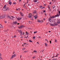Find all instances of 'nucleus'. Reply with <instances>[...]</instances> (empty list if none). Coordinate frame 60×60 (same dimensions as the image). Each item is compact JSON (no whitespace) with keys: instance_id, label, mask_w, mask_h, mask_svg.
I'll list each match as a JSON object with an SVG mask.
<instances>
[{"instance_id":"obj_1","label":"nucleus","mask_w":60,"mask_h":60,"mask_svg":"<svg viewBox=\"0 0 60 60\" xmlns=\"http://www.w3.org/2000/svg\"><path fill=\"white\" fill-rule=\"evenodd\" d=\"M16 56V54H15L14 55H13L12 56V57L10 59H12V58H14V57H15Z\"/></svg>"},{"instance_id":"obj_2","label":"nucleus","mask_w":60,"mask_h":60,"mask_svg":"<svg viewBox=\"0 0 60 60\" xmlns=\"http://www.w3.org/2000/svg\"><path fill=\"white\" fill-rule=\"evenodd\" d=\"M31 17H32V14H31V13L29 14V15L28 16V18H31Z\"/></svg>"},{"instance_id":"obj_3","label":"nucleus","mask_w":60,"mask_h":60,"mask_svg":"<svg viewBox=\"0 0 60 60\" xmlns=\"http://www.w3.org/2000/svg\"><path fill=\"white\" fill-rule=\"evenodd\" d=\"M34 18H35V19H37V18H38V16L37 15V14H36L34 16Z\"/></svg>"},{"instance_id":"obj_4","label":"nucleus","mask_w":60,"mask_h":60,"mask_svg":"<svg viewBox=\"0 0 60 60\" xmlns=\"http://www.w3.org/2000/svg\"><path fill=\"white\" fill-rule=\"evenodd\" d=\"M19 32H20V34L21 35H23V33H22V31L21 30H20L19 31Z\"/></svg>"},{"instance_id":"obj_5","label":"nucleus","mask_w":60,"mask_h":60,"mask_svg":"<svg viewBox=\"0 0 60 60\" xmlns=\"http://www.w3.org/2000/svg\"><path fill=\"white\" fill-rule=\"evenodd\" d=\"M16 18L18 20H20L21 19H22V18L21 17L20 18H19V17H16Z\"/></svg>"},{"instance_id":"obj_6","label":"nucleus","mask_w":60,"mask_h":60,"mask_svg":"<svg viewBox=\"0 0 60 60\" xmlns=\"http://www.w3.org/2000/svg\"><path fill=\"white\" fill-rule=\"evenodd\" d=\"M9 8L8 7H7L6 8H5V11H7V10H9Z\"/></svg>"},{"instance_id":"obj_7","label":"nucleus","mask_w":60,"mask_h":60,"mask_svg":"<svg viewBox=\"0 0 60 60\" xmlns=\"http://www.w3.org/2000/svg\"><path fill=\"white\" fill-rule=\"evenodd\" d=\"M18 23V22H13V24L14 25L15 24V25H16V24H17V23Z\"/></svg>"},{"instance_id":"obj_8","label":"nucleus","mask_w":60,"mask_h":60,"mask_svg":"<svg viewBox=\"0 0 60 60\" xmlns=\"http://www.w3.org/2000/svg\"><path fill=\"white\" fill-rule=\"evenodd\" d=\"M55 20H56V19H53L52 21V22H55Z\"/></svg>"},{"instance_id":"obj_9","label":"nucleus","mask_w":60,"mask_h":60,"mask_svg":"<svg viewBox=\"0 0 60 60\" xmlns=\"http://www.w3.org/2000/svg\"><path fill=\"white\" fill-rule=\"evenodd\" d=\"M23 26H23V25H22L21 26H20V27H18V28H19L20 29L21 28H22V27H23Z\"/></svg>"},{"instance_id":"obj_10","label":"nucleus","mask_w":60,"mask_h":60,"mask_svg":"<svg viewBox=\"0 0 60 60\" xmlns=\"http://www.w3.org/2000/svg\"><path fill=\"white\" fill-rule=\"evenodd\" d=\"M7 17H8V19H12V18L11 17L9 16V15H8V16H7Z\"/></svg>"},{"instance_id":"obj_11","label":"nucleus","mask_w":60,"mask_h":60,"mask_svg":"<svg viewBox=\"0 0 60 60\" xmlns=\"http://www.w3.org/2000/svg\"><path fill=\"white\" fill-rule=\"evenodd\" d=\"M56 18L55 17V16H52V17H50L51 19H53V18Z\"/></svg>"},{"instance_id":"obj_12","label":"nucleus","mask_w":60,"mask_h":60,"mask_svg":"<svg viewBox=\"0 0 60 60\" xmlns=\"http://www.w3.org/2000/svg\"><path fill=\"white\" fill-rule=\"evenodd\" d=\"M2 16L3 18H5V15H2Z\"/></svg>"},{"instance_id":"obj_13","label":"nucleus","mask_w":60,"mask_h":60,"mask_svg":"<svg viewBox=\"0 0 60 60\" xmlns=\"http://www.w3.org/2000/svg\"><path fill=\"white\" fill-rule=\"evenodd\" d=\"M37 12V11L36 10L35 11L33 12V14H34V13H36Z\"/></svg>"},{"instance_id":"obj_14","label":"nucleus","mask_w":60,"mask_h":60,"mask_svg":"<svg viewBox=\"0 0 60 60\" xmlns=\"http://www.w3.org/2000/svg\"><path fill=\"white\" fill-rule=\"evenodd\" d=\"M0 28H3V25H2L0 24Z\"/></svg>"},{"instance_id":"obj_15","label":"nucleus","mask_w":60,"mask_h":60,"mask_svg":"<svg viewBox=\"0 0 60 60\" xmlns=\"http://www.w3.org/2000/svg\"><path fill=\"white\" fill-rule=\"evenodd\" d=\"M59 15L58 14H57V15H55V17H59Z\"/></svg>"},{"instance_id":"obj_16","label":"nucleus","mask_w":60,"mask_h":60,"mask_svg":"<svg viewBox=\"0 0 60 60\" xmlns=\"http://www.w3.org/2000/svg\"><path fill=\"white\" fill-rule=\"evenodd\" d=\"M53 25H54V26H57V25H58V24L57 23H54L53 24Z\"/></svg>"},{"instance_id":"obj_17","label":"nucleus","mask_w":60,"mask_h":60,"mask_svg":"<svg viewBox=\"0 0 60 60\" xmlns=\"http://www.w3.org/2000/svg\"><path fill=\"white\" fill-rule=\"evenodd\" d=\"M37 1H38V0H34V2L35 3H36V2H37Z\"/></svg>"},{"instance_id":"obj_18","label":"nucleus","mask_w":60,"mask_h":60,"mask_svg":"<svg viewBox=\"0 0 60 60\" xmlns=\"http://www.w3.org/2000/svg\"><path fill=\"white\" fill-rule=\"evenodd\" d=\"M50 25L51 26H54L55 25H54V24H52L51 23L50 24Z\"/></svg>"},{"instance_id":"obj_19","label":"nucleus","mask_w":60,"mask_h":60,"mask_svg":"<svg viewBox=\"0 0 60 60\" xmlns=\"http://www.w3.org/2000/svg\"><path fill=\"white\" fill-rule=\"evenodd\" d=\"M28 52V50H27L24 51V53H26V52Z\"/></svg>"},{"instance_id":"obj_20","label":"nucleus","mask_w":60,"mask_h":60,"mask_svg":"<svg viewBox=\"0 0 60 60\" xmlns=\"http://www.w3.org/2000/svg\"><path fill=\"white\" fill-rule=\"evenodd\" d=\"M51 20V19H50V18H49L48 19V21H50Z\"/></svg>"},{"instance_id":"obj_21","label":"nucleus","mask_w":60,"mask_h":60,"mask_svg":"<svg viewBox=\"0 0 60 60\" xmlns=\"http://www.w3.org/2000/svg\"><path fill=\"white\" fill-rule=\"evenodd\" d=\"M21 15L22 16H23L24 15H23V14L22 13H21Z\"/></svg>"},{"instance_id":"obj_22","label":"nucleus","mask_w":60,"mask_h":60,"mask_svg":"<svg viewBox=\"0 0 60 60\" xmlns=\"http://www.w3.org/2000/svg\"><path fill=\"white\" fill-rule=\"evenodd\" d=\"M57 22H60V20H59V19H57Z\"/></svg>"},{"instance_id":"obj_23","label":"nucleus","mask_w":60,"mask_h":60,"mask_svg":"<svg viewBox=\"0 0 60 60\" xmlns=\"http://www.w3.org/2000/svg\"><path fill=\"white\" fill-rule=\"evenodd\" d=\"M52 8L53 9H54V8H55V6L53 5L52 7Z\"/></svg>"},{"instance_id":"obj_24","label":"nucleus","mask_w":60,"mask_h":60,"mask_svg":"<svg viewBox=\"0 0 60 60\" xmlns=\"http://www.w3.org/2000/svg\"><path fill=\"white\" fill-rule=\"evenodd\" d=\"M3 17L2 16H0V19H3Z\"/></svg>"},{"instance_id":"obj_25","label":"nucleus","mask_w":60,"mask_h":60,"mask_svg":"<svg viewBox=\"0 0 60 60\" xmlns=\"http://www.w3.org/2000/svg\"><path fill=\"white\" fill-rule=\"evenodd\" d=\"M6 5H4V8H6Z\"/></svg>"},{"instance_id":"obj_26","label":"nucleus","mask_w":60,"mask_h":60,"mask_svg":"<svg viewBox=\"0 0 60 60\" xmlns=\"http://www.w3.org/2000/svg\"><path fill=\"white\" fill-rule=\"evenodd\" d=\"M58 54H56V56H55V57H57V56H58Z\"/></svg>"},{"instance_id":"obj_27","label":"nucleus","mask_w":60,"mask_h":60,"mask_svg":"<svg viewBox=\"0 0 60 60\" xmlns=\"http://www.w3.org/2000/svg\"><path fill=\"white\" fill-rule=\"evenodd\" d=\"M26 35H28V32H26Z\"/></svg>"},{"instance_id":"obj_28","label":"nucleus","mask_w":60,"mask_h":60,"mask_svg":"<svg viewBox=\"0 0 60 60\" xmlns=\"http://www.w3.org/2000/svg\"><path fill=\"white\" fill-rule=\"evenodd\" d=\"M11 2H10L9 3V4L10 5H11Z\"/></svg>"},{"instance_id":"obj_29","label":"nucleus","mask_w":60,"mask_h":60,"mask_svg":"<svg viewBox=\"0 0 60 60\" xmlns=\"http://www.w3.org/2000/svg\"><path fill=\"white\" fill-rule=\"evenodd\" d=\"M43 22V20H42V21H40V23H42Z\"/></svg>"},{"instance_id":"obj_30","label":"nucleus","mask_w":60,"mask_h":60,"mask_svg":"<svg viewBox=\"0 0 60 60\" xmlns=\"http://www.w3.org/2000/svg\"><path fill=\"white\" fill-rule=\"evenodd\" d=\"M30 18L31 20H33V18H32V16L31 17H30Z\"/></svg>"},{"instance_id":"obj_31","label":"nucleus","mask_w":60,"mask_h":60,"mask_svg":"<svg viewBox=\"0 0 60 60\" xmlns=\"http://www.w3.org/2000/svg\"><path fill=\"white\" fill-rule=\"evenodd\" d=\"M29 41L30 42H33V41H32L30 40H29Z\"/></svg>"},{"instance_id":"obj_32","label":"nucleus","mask_w":60,"mask_h":60,"mask_svg":"<svg viewBox=\"0 0 60 60\" xmlns=\"http://www.w3.org/2000/svg\"><path fill=\"white\" fill-rule=\"evenodd\" d=\"M36 33H37V31H34V34H35Z\"/></svg>"},{"instance_id":"obj_33","label":"nucleus","mask_w":60,"mask_h":60,"mask_svg":"<svg viewBox=\"0 0 60 60\" xmlns=\"http://www.w3.org/2000/svg\"><path fill=\"white\" fill-rule=\"evenodd\" d=\"M42 6H41L40 7V8L41 9V8H42Z\"/></svg>"},{"instance_id":"obj_34","label":"nucleus","mask_w":60,"mask_h":60,"mask_svg":"<svg viewBox=\"0 0 60 60\" xmlns=\"http://www.w3.org/2000/svg\"><path fill=\"white\" fill-rule=\"evenodd\" d=\"M45 46H48V45H47V44L46 43H45Z\"/></svg>"},{"instance_id":"obj_35","label":"nucleus","mask_w":60,"mask_h":60,"mask_svg":"<svg viewBox=\"0 0 60 60\" xmlns=\"http://www.w3.org/2000/svg\"><path fill=\"white\" fill-rule=\"evenodd\" d=\"M25 49H26L25 48H23V49H22V50H25Z\"/></svg>"},{"instance_id":"obj_36","label":"nucleus","mask_w":60,"mask_h":60,"mask_svg":"<svg viewBox=\"0 0 60 60\" xmlns=\"http://www.w3.org/2000/svg\"><path fill=\"white\" fill-rule=\"evenodd\" d=\"M57 23L58 24H60V22H57Z\"/></svg>"},{"instance_id":"obj_37","label":"nucleus","mask_w":60,"mask_h":60,"mask_svg":"<svg viewBox=\"0 0 60 60\" xmlns=\"http://www.w3.org/2000/svg\"><path fill=\"white\" fill-rule=\"evenodd\" d=\"M33 52H37V51H36L34 50Z\"/></svg>"},{"instance_id":"obj_38","label":"nucleus","mask_w":60,"mask_h":60,"mask_svg":"<svg viewBox=\"0 0 60 60\" xmlns=\"http://www.w3.org/2000/svg\"><path fill=\"white\" fill-rule=\"evenodd\" d=\"M33 38V39H35V37L34 36V37Z\"/></svg>"},{"instance_id":"obj_39","label":"nucleus","mask_w":60,"mask_h":60,"mask_svg":"<svg viewBox=\"0 0 60 60\" xmlns=\"http://www.w3.org/2000/svg\"><path fill=\"white\" fill-rule=\"evenodd\" d=\"M40 21L39 20H38V22H39L40 23Z\"/></svg>"},{"instance_id":"obj_40","label":"nucleus","mask_w":60,"mask_h":60,"mask_svg":"<svg viewBox=\"0 0 60 60\" xmlns=\"http://www.w3.org/2000/svg\"><path fill=\"white\" fill-rule=\"evenodd\" d=\"M13 4H16V3L13 2Z\"/></svg>"},{"instance_id":"obj_41","label":"nucleus","mask_w":60,"mask_h":60,"mask_svg":"<svg viewBox=\"0 0 60 60\" xmlns=\"http://www.w3.org/2000/svg\"><path fill=\"white\" fill-rule=\"evenodd\" d=\"M0 59H3V58L1 57H0Z\"/></svg>"},{"instance_id":"obj_42","label":"nucleus","mask_w":60,"mask_h":60,"mask_svg":"<svg viewBox=\"0 0 60 60\" xmlns=\"http://www.w3.org/2000/svg\"><path fill=\"white\" fill-rule=\"evenodd\" d=\"M41 52H42L43 53V51H41Z\"/></svg>"},{"instance_id":"obj_43","label":"nucleus","mask_w":60,"mask_h":60,"mask_svg":"<svg viewBox=\"0 0 60 60\" xmlns=\"http://www.w3.org/2000/svg\"><path fill=\"white\" fill-rule=\"evenodd\" d=\"M56 2V0H54V3H55Z\"/></svg>"},{"instance_id":"obj_44","label":"nucleus","mask_w":60,"mask_h":60,"mask_svg":"<svg viewBox=\"0 0 60 60\" xmlns=\"http://www.w3.org/2000/svg\"><path fill=\"white\" fill-rule=\"evenodd\" d=\"M44 12H46V11L45 10H44L43 11Z\"/></svg>"},{"instance_id":"obj_45","label":"nucleus","mask_w":60,"mask_h":60,"mask_svg":"<svg viewBox=\"0 0 60 60\" xmlns=\"http://www.w3.org/2000/svg\"><path fill=\"white\" fill-rule=\"evenodd\" d=\"M57 59V58L54 59H53V60H56Z\"/></svg>"},{"instance_id":"obj_46","label":"nucleus","mask_w":60,"mask_h":60,"mask_svg":"<svg viewBox=\"0 0 60 60\" xmlns=\"http://www.w3.org/2000/svg\"><path fill=\"white\" fill-rule=\"evenodd\" d=\"M55 42H56V41H57V40H56V39H55Z\"/></svg>"},{"instance_id":"obj_47","label":"nucleus","mask_w":60,"mask_h":60,"mask_svg":"<svg viewBox=\"0 0 60 60\" xmlns=\"http://www.w3.org/2000/svg\"><path fill=\"white\" fill-rule=\"evenodd\" d=\"M38 38H41V37H40V36H39L38 37Z\"/></svg>"},{"instance_id":"obj_48","label":"nucleus","mask_w":60,"mask_h":60,"mask_svg":"<svg viewBox=\"0 0 60 60\" xmlns=\"http://www.w3.org/2000/svg\"><path fill=\"white\" fill-rule=\"evenodd\" d=\"M19 2H21V0H19Z\"/></svg>"},{"instance_id":"obj_49","label":"nucleus","mask_w":60,"mask_h":60,"mask_svg":"<svg viewBox=\"0 0 60 60\" xmlns=\"http://www.w3.org/2000/svg\"><path fill=\"white\" fill-rule=\"evenodd\" d=\"M34 57H35L34 56L32 58H33V59H34Z\"/></svg>"},{"instance_id":"obj_50","label":"nucleus","mask_w":60,"mask_h":60,"mask_svg":"<svg viewBox=\"0 0 60 60\" xmlns=\"http://www.w3.org/2000/svg\"><path fill=\"white\" fill-rule=\"evenodd\" d=\"M49 42H50V44H51V41H49Z\"/></svg>"},{"instance_id":"obj_51","label":"nucleus","mask_w":60,"mask_h":60,"mask_svg":"<svg viewBox=\"0 0 60 60\" xmlns=\"http://www.w3.org/2000/svg\"><path fill=\"white\" fill-rule=\"evenodd\" d=\"M49 4H51V2H50L49 3Z\"/></svg>"},{"instance_id":"obj_52","label":"nucleus","mask_w":60,"mask_h":60,"mask_svg":"<svg viewBox=\"0 0 60 60\" xmlns=\"http://www.w3.org/2000/svg\"><path fill=\"white\" fill-rule=\"evenodd\" d=\"M4 22L5 23H6V22H7L6 21H4Z\"/></svg>"},{"instance_id":"obj_53","label":"nucleus","mask_w":60,"mask_h":60,"mask_svg":"<svg viewBox=\"0 0 60 60\" xmlns=\"http://www.w3.org/2000/svg\"><path fill=\"white\" fill-rule=\"evenodd\" d=\"M14 37V38L16 37V36L15 35Z\"/></svg>"},{"instance_id":"obj_54","label":"nucleus","mask_w":60,"mask_h":60,"mask_svg":"<svg viewBox=\"0 0 60 60\" xmlns=\"http://www.w3.org/2000/svg\"><path fill=\"white\" fill-rule=\"evenodd\" d=\"M12 17L13 18V19L14 18V17L13 16H12Z\"/></svg>"},{"instance_id":"obj_55","label":"nucleus","mask_w":60,"mask_h":60,"mask_svg":"<svg viewBox=\"0 0 60 60\" xmlns=\"http://www.w3.org/2000/svg\"><path fill=\"white\" fill-rule=\"evenodd\" d=\"M23 7H24V8H25V7H26L25 6V5H24V6H23Z\"/></svg>"},{"instance_id":"obj_56","label":"nucleus","mask_w":60,"mask_h":60,"mask_svg":"<svg viewBox=\"0 0 60 60\" xmlns=\"http://www.w3.org/2000/svg\"><path fill=\"white\" fill-rule=\"evenodd\" d=\"M50 23H51V22H52V21H50Z\"/></svg>"},{"instance_id":"obj_57","label":"nucleus","mask_w":60,"mask_h":60,"mask_svg":"<svg viewBox=\"0 0 60 60\" xmlns=\"http://www.w3.org/2000/svg\"><path fill=\"white\" fill-rule=\"evenodd\" d=\"M45 15L46 16H47V14H45Z\"/></svg>"},{"instance_id":"obj_58","label":"nucleus","mask_w":60,"mask_h":60,"mask_svg":"<svg viewBox=\"0 0 60 60\" xmlns=\"http://www.w3.org/2000/svg\"><path fill=\"white\" fill-rule=\"evenodd\" d=\"M43 20H45V18H44Z\"/></svg>"},{"instance_id":"obj_59","label":"nucleus","mask_w":60,"mask_h":60,"mask_svg":"<svg viewBox=\"0 0 60 60\" xmlns=\"http://www.w3.org/2000/svg\"><path fill=\"white\" fill-rule=\"evenodd\" d=\"M30 22H31L30 21H29V23H30Z\"/></svg>"},{"instance_id":"obj_60","label":"nucleus","mask_w":60,"mask_h":60,"mask_svg":"<svg viewBox=\"0 0 60 60\" xmlns=\"http://www.w3.org/2000/svg\"><path fill=\"white\" fill-rule=\"evenodd\" d=\"M59 13L60 15V11L59 12Z\"/></svg>"},{"instance_id":"obj_61","label":"nucleus","mask_w":60,"mask_h":60,"mask_svg":"<svg viewBox=\"0 0 60 60\" xmlns=\"http://www.w3.org/2000/svg\"><path fill=\"white\" fill-rule=\"evenodd\" d=\"M48 32H49V33H50V32H51V31H49Z\"/></svg>"},{"instance_id":"obj_62","label":"nucleus","mask_w":60,"mask_h":60,"mask_svg":"<svg viewBox=\"0 0 60 60\" xmlns=\"http://www.w3.org/2000/svg\"><path fill=\"white\" fill-rule=\"evenodd\" d=\"M8 31V30H5V32H7Z\"/></svg>"},{"instance_id":"obj_63","label":"nucleus","mask_w":60,"mask_h":60,"mask_svg":"<svg viewBox=\"0 0 60 60\" xmlns=\"http://www.w3.org/2000/svg\"><path fill=\"white\" fill-rule=\"evenodd\" d=\"M28 6H30V4H28Z\"/></svg>"},{"instance_id":"obj_64","label":"nucleus","mask_w":60,"mask_h":60,"mask_svg":"<svg viewBox=\"0 0 60 60\" xmlns=\"http://www.w3.org/2000/svg\"><path fill=\"white\" fill-rule=\"evenodd\" d=\"M23 38V37H21V38Z\"/></svg>"}]
</instances>
